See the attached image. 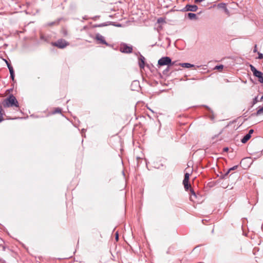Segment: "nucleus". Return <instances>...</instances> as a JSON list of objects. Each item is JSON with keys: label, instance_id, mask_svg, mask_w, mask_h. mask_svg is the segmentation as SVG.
Returning <instances> with one entry per match:
<instances>
[{"label": "nucleus", "instance_id": "4be33fe9", "mask_svg": "<svg viewBox=\"0 0 263 263\" xmlns=\"http://www.w3.org/2000/svg\"><path fill=\"white\" fill-rule=\"evenodd\" d=\"M172 66H167V67L163 70L162 73L164 75L169 76L171 72L169 73V71Z\"/></svg>", "mask_w": 263, "mask_h": 263}, {"label": "nucleus", "instance_id": "ea45409f", "mask_svg": "<svg viewBox=\"0 0 263 263\" xmlns=\"http://www.w3.org/2000/svg\"><path fill=\"white\" fill-rule=\"evenodd\" d=\"M4 60L5 61V63H6V65H7V63H9V62L7 60L4 59Z\"/></svg>", "mask_w": 263, "mask_h": 263}, {"label": "nucleus", "instance_id": "f257e3e1", "mask_svg": "<svg viewBox=\"0 0 263 263\" xmlns=\"http://www.w3.org/2000/svg\"><path fill=\"white\" fill-rule=\"evenodd\" d=\"M3 106L6 107H19L18 102L16 98L13 95H10L3 102Z\"/></svg>", "mask_w": 263, "mask_h": 263}, {"label": "nucleus", "instance_id": "6ab92c4d", "mask_svg": "<svg viewBox=\"0 0 263 263\" xmlns=\"http://www.w3.org/2000/svg\"><path fill=\"white\" fill-rule=\"evenodd\" d=\"M228 183V182H222L221 186L223 189L229 188V189H232L233 188V186H232V185L230 186Z\"/></svg>", "mask_w": 263, "mask_h": 263}, {"label": "nucleus", "instance_id": "0eeeda50", "mask_svg": "<svg viewBox=\"0 0 263 263\" xmlns=\"http://www.w3.org/2000/svg\"><path fill=\"white\" fill-rule=\"evenodd\" d=\"M69 42L63 39H59L57 42H52V45L60 49H63L69 45Z\"/></svg>", "mask_w": 263, "mask_h": 263}, {"label": "nucleus", "instance_id": "f3484780", "mask_svg": "<svg viewBox=\"0 0 263 263\" xmlns=\"http://www.w3.org/2000/svg\"><path fill=\"white\" fill-rule=\"evenodd\" d=\"M251 137L250 134H246L245 136L243 137V138L241 139V142L242 143H246Z\"/></svg>", "mask_w": 263, "mask_h": 263}, {"label": "nucleus", "instance_id": "aec40b11", "mask_svg": "<svg viewBox=\"0 0 263 263\" xmlns=\"http://www.w3.org/2000/svg\"><path fill=\"white\" fill-rule=\"evenodd\" d=\"M9 72H10V79L13 81H14V77H15V74H14V69H13V68H10L9 69Z\"/></svg>", "mask_w": 263, "mask_h": 263}, {"label": "nucleus", "instance_id": "6e6552de", "mask_svg": "<svg viewBox=\"0 0 263 263\" xmlns=\"http://www.w3.org/2000/svg\"><path fill=\"white\" fill-rule=\"evenodd\" d=\"M120 51L124 53H130L133 52V46H128L127 44L122 43L120 45Z\"/></svg>", "mask_w": 263, "mask_h": 263}, {"label": "nucleus", "instance_id": "58836bf2", "mask_svg": "<svg viewBox=\"0 0 263 263\" xmlns=\"http://www.w3.org/2000/svg\"><path fill=\"white\" fill-rule=\"evenodd\" d=\"M162 21H163V18H161V17H160V18H158V23H160V22H162Z\"/></svg>", "mask_w": 263, "mask_h": 263}, {"label": "nucleus", "instance_id": "20e7f679", "mask_svg": "<svg viewBox=\"0 0 263 263\" xmlns=\"http://www.w3.org/2000/svg\"><path fill=\"white\" fill-rule=\"evenodd\" d=\"M250 69L253 72V76L258 78L259 83L263 84V72L258 70L253 65H250Z\"/></svg>", "mask_w": 263, "mask_h": 263}, {"label": "nucleus", "instance_id": "a878e982", "mask_svg": "<svg viewBox=\"0 0 263 263\" xmlns=\"http://www.w3.org/2000/svg\"><path fill=\"white\" fill-rule=\"evenodd\" d=\"M184 186V188L186 190H187L189 188H191L190 182H183Z\"/></svg>", "mask_w": 263, "mask_h": 263}, {"label": "nucleus", "instance_id": "c85d7f7f", "mask_svg": "<svg viewBox=\"0 0 263 263\" xmlns=\"http://www.w3.org/2000/svg\"><path fill=\"white\" fill-rule=\"evenodd\" d=\"M62 109L60 108H56L53 111V114H55L57 113H61Z\"/></svg>", "mask_w": 263, "mask_h": 263}, {"label": "nucleus", "instance_id": "7ed1b4c3", "mask_svg": "<svg viewBox=\"0 0 263 263\" xmlns=\"http://www.w3.org/2000/svg\"><path fill=\"white\" fill-rule=\"evenodd\" d=\"M250 69L253 72V76L258 78L259 83L263 84V72L258 70L253 65H250Z\"/></svg>", "mask_w": 263, "mask_h": 263}, {"label": "nucleus", "instance_id": "f8f14e48", "mask_svg": "<svg viewBox=\"0 0 263 263\" xmlns=\"http://www.w3.org/2000/svg\"><path fill=\"white\" fill-rule=\"evenodd\" d=\"M138 60L139 67L140 69H144L145 67V58L142 54H140Z\"/></svg>", "mask_w": 263, "mask_h": 263}, {"label": "nucleus", "instance_id": "f03ea898", "mask_svg": "<svg viewBox=\"0 0 263 263\" xmlns=\"http://www.w3.org/2000/svg\"><path fill=\"white\" fill-rule=\"evenodd\" d=\"M175 64V62H172L170 57H163L158 60V66L159 67L165 65L167 66H173Z\"/></svg>", "mask_w": 263, "mask_h": 263}, {"label": "nucleus", "instance_id": "4468645a", "mask_svg": "<svg viewBox=\"0 0 263 263\" xmlns=\"http://www.w3.org/2000/svg\"><path fill=\"white\" fill-rule=\"evenodd\" d=\"M217 7L219 9H222L226 12H228L229 10L227 8L226 4L225 3H220L217 5Z\"/></svg>", "mask_w": 263, "mask_h": 263}, {"label": "nucleus", "instance_id": "bb28decb", "mask_svg": "<svg viewBox=\"0 0 263 263\" xmlns=\"http://www.w3.org/2000/svg\"><path fill=\"white\" fill-rule=\"evenodd\" d=\"M3 108L1 106H0V123L2 121H3L4 120V118L3 117Z\"/></svg>", "mask_w": 263, "mask_h": 263}, {"label": "nucleus", "instance_id": "1a4fd4ad", "mask_svg": "<svg viewBox=\"0 0 263 263\" xmlns=\"http://www.w3.org/2000/svg\"><path fill=\"white\" fill-rule=\"evenodd\" d=\"M95 39L98 42V44H104L107 46H110L108 43L106 42L104 39V37L99 33L96 34Z\"/></svg>", "mask_w": 263, "mask_h": 263}, {"label": "nucleus", "instance_id": "cd10ccee", "mask_svg": "<svg viewBox=\"0 0 263 263\" xmlns=\"http://www.w3.org/2000/svg\"><path fill=\"white\" fill-rule=\"evenodd\" d=\"M223 68V65L222 64L216 65L214 68L215 69L219 70H222Z\"/></svg>", "mask_w": 263, "mask_h": 263}, {"label": "nucleus", "instance_id": "f704fd0d", "mask_svg": "<svg viewBox=\"0 0 263 263\" xmlns=\"http://www.w3.org/2000/svg\"><path fill=\"white\" fill-rule=\"evenodd\" d=\"M99 17H100V16H99V15H96V16H94L93 17H92V19L93 20H95H95H96V19H97V18H99Z\"/></svg>", "mask_w": 263, "mask_h": 263}, {"label": "nucleus", "instance_id": "49530a36", "mask_svg": "<svg viewBox=\"0 0 263 263\" xmlns=\"http://www.w3.org/2000/svg\"><path fill=\"white\" fill-rule=\"evenodd\" d=\"M85 131V129H82V132H84Z\"/></svg>", "mask_w": 263, "mask_h": 263}, {"label": "nucleus", "instance_id": "8fccbe9b", "mask_svg": "<svg viewBox=\"0 0 263 263\" xmlns=\"http://www.w3.org/2000/svg\"><path fill=\"white\" fill-rule=\"evenodd\" d=\"M262 69H263V66H262Z\"/></svg>", "mask_w": 263, "mask_h": 263}, {"label": "nucleus", "instance_id": "a19ab883", "mask_svg": "<svg viewBox=\"0 0 263 263\" xmlns=\"http://www.w3.org/2000/svg\"><path fill=\"white\" fill-rule=\"evenodd\" d=\"M260 101H263V96H262L260 99Z\"/></svg>", "mask_w": 263, "mask_h": 263}, {"label": "nucleus", "instance_id": "09e8293b", "mask_svg": "<svg viewBox=\"0 0 263 263\" xmlns=\"http://www.w3.org/2000/svg\"><path fill=\"white\" fill-rule=\"evenodd\" d=\"M149 110H150L151 111L154 112V111H153V110H152V109H149Z\"/></svg>", "mask_w": 263, "mask_h": 263}, {"label": "nucleus", "instance_id": "37998d69", "mask_svg": "<svg viewBox=\"0 0 263 263\" xmlns=\"http://www.w3.org/2000/svg\"><path fill=\"white\" fill-rule=\"evenodd\" d=\"M210 118H211V119H214V116H213V115H212V117H211Z\"/></svg>", "mask_w": 263, "mask_h": 263}, {"label": "nucleus", "instance_id": "4c0bfd02", "mask_svg": "<svg viewBox=\"0 0 263 263\" xmlns=\"http://www.w3.org/2000/svg\"><path fill=\"white\" fill-rule=\"evenodd\" d=\"M118 238H119V235H118V233L117 232L116 233V239L117 241L118 240Z\"/></svg>", "mask_w": 263, "mask_h": 263}, {"label": "nucleus", "instance_id": "412c9836", "mask_svg": "<svg viewBox=\"0 0 263 263\" xmlns=\"http://www.w3.org/2000/svg\"><path fill=\"white\" fill-rule=\"evenodd\" d=\"M261 114H263V106L262 107H260L257 110L256 112L252 114V116H259V115H261Z\"/></svg>", "mask_w": 263, "mask_h": 263}, {"label": "nucleus", "instance_id": "2f4dec72", "mask_svg": "<svg viewBox=\"0 0 263 263\" xmlns=\"http://www.w3.org/2000/svg\"><path fill=\"white\" fill-rule=\"evenodd\" d=\"M204 107H205L210 112H211L212 114H213V110H211V109L208 106L206 105H203Z\"/></svg>", "mask_w": 263, "mask_h": 263}, {"label": "nucleus", "instance_id": "b1692460", "mask_svg": "<svg viewBox=\"0 0 263 263\" xmlns=\"http://www.w3.org/2000/svg\"><path fill=\"white\" fill-rule=\"evenodd\" d=\"M109 25H112V26L118 27H121L122 26V24H119V23L117 24L115 22H110V21H109Z\"/></svg>", "mask_w": 263, "mask_h": 263}, {"label": "nucleus", "instance_id": "c756f323", "mask_svg": "<svg viewBox=\"0 0 263 263\" xmlns=\"http://www.w3.org/2000/svg\"><path fill=\"white\" fill-rule=\"evenodd\" d=\"M258 102V96H257L253 99V101H252V106H253L254 104L257 103Z\"/></svg>", "mask_w": 263, "mask_h": 263}, {"label": "nucleus", "instance_id": "c03bdc74", "mask_svg": "<svg viewBox=\"0 0 263 263\" xmlns=\"http://www.w3.org/2000/svg\"><path fill=\"white\" fill-rule=\"evenodd\" d=\"M122 174H123V175H124V171H122Z\"/></svg>", "mask_w": 263, "mask_h": 263}, {"label": "nucleus", "instance_id": "de8ad7c7", "mask_svg": "<svg viewBox=\"0 0 263 263\" xmlns=\"http://www.w3.org/2000/svg\"><path fill=\"white\" fill-rule=\"evenodd\" d=\"M195 178H196V177H194V178L193 179L192 181H194V180H195Z\"/></svg>", "mask_w": 263, "mask_h": 263}, {"label": "nucleus", "instance_id": "c9c22d12", "mask_svg": "<svg viewBox=\"0 0 263 263\" xmlns=\"http://www.w3.org/2000/svg\"><path fill=\"white\" fill-rule=\"evenodd\" d=\"M257 52V45H255L254 48L253 49V52Z\"/></svg>", "mask_w": 263, "mask_h": 263}, {"label": "nucleus", "instance_id": "a211bd4d", "mask_svg": "<svg viewBox=\"0 0 263 263\" xmlns=\"http://www.w3.org/2000/svg\"><path fill=\"white\" fill-rule=\"evenodd\" d=\"M109 26V21L106 22L105 23L99 24H95L93 25V28H97V27H103L105 26Z\"/></svg>", "mask_w": 263, "mask_h": 263}, {"label": "nucleus", "instance_id": "423d86ee", "mask_svg": "<svg viewBox=\"0 0 263 263\" xmlns=\"http://www.w3.org/2000/svg\"><path fill=\"white\" fill-rule=\"evenodd\" d=\"M250 69L253 72V76L258 78L259 83L263 84V72L258 70L253 65H250Z\"/></svg>", "mask_w": 263, "mask_h": 263}, {"label": "nucleus", "instance_id": "39448f33", "mask_svg": "<svg viewBox=\"0 0 263 263\" xmlns=\"http://www.w3.org/2000/svg\"><path fill=\"white\" fill-rule=\"evenodd\" d=\"M250 69L253 72V76L258 78L259 83L263 84V72L258 70L253 65H250Z\"/></svg>", "mask_w": 263, "mask_h": 263}, {"label": "nucleus", "instance_id": "e433bc0d", "mask_svg": "<svg viewBox=\"0 0 263 263\" xmlns=\"http://www.w3.org/2000/svg\"><path fill=\"white\" fill-rule=\"evenodd\" d=\"M223 150L224 152H227L229 151V148L228 147H224Z\"/></svg>", "mask_w": 263, "mask_h": 263}, {"label": "nucleus", "instance_id": "473e14b6", "mask_svg": "<svg viewBox=\"0 0 263 263\" xmlns=\"http://www.w3.org/2000/svg\"><path fill=\"white\" fill-rule=\"evenodd\" d=\"M254 133V130L252 129H251L249 130L248 133L247 134H250V136Z\"/></svg>", "mask_w": 263, "mask_h": 263}, {"label": "nucleus", "instance_id": "a18cd8bd", "mask_svg": "<svg viewBox=\"0 0 263 263\" xmlns=\"http://www.w3.org/2000/svg\"><path fill=\"white\" fill-rule=\"evenodd\" d=\"M161 166L162 167H164V165H163V164H161Z\"/></svg>", "mask_w": 263, "mask_h": 263}, {"label": "nucleus", "instance_id": "dca6fc26", "mask_svg": "<svg viewBox=\"0 0 263 263\" xmlns=\"http://www.w3.org/2000/svg\"><path fill=\"white\" fill-rule=\"evenodd\" d=\"M61 20V18H59L58 19V20L57 21H53V22H49V23H47L45 26H53V25H58L60 22V21Z\"/></svg>", "mask_w": 263, "mask_h": 263}, {"label": "nucleus", "instance_id": "2eb2a0df", "mask_svg": "<svg viewBox=\"0 0 263 263\" xmlns=\"http://www.w3.org/2000/svg\"><path fill=\"white\" fill-rule=\"evenodd\" d=\"M179 65L181 66L182 67L184 68H191L195 67V65L189 63H179Z\"/></svg>", "mask_w": 263, "mask_h": 263}, {"label": "nucleus", "instance_id": "ddd939ff", "mask_svg": "<svg viewBox=\"0 0 263 263\" xmlns=\"http://www.w3.org/2000/svg\"><path fill=\"white\" fill-rule=\"evenodd\" d=\"M185 17L190 20H196L198 19V17L195 13L189 12L185 14Z\"/></svg>", "mask_w": 263, "mask_h": 263}, {"label": "nucleus", "instance_id": "7c9ffc66", "mask_svg": "<svg viewBox=\"0 0 263 263\" xmlns=\"http://www.w3.org/2000/svg\"><path fill=\"white\" fill-rule=\"evenodd\" d=\"M258 59L261 60L263 59V54L258 52Z\"/></svg>", "mask_w": 263, "mask_h": 263}, {"label": "nucleus", "instance_id": "9d476101", "mask_svg": "<svg viewBox=\"0 0 263 263\" xmlns=\"http://www.w3.org/2000/svg\"><path fill=\"white\" fill-rule=\"evenodd\" d=\"M198 6L196 5H190L187 4L182 9V11L186 12V11H191V12H196L198 10Z\"/></svg>", "mask_w": 263, "mask_h": 263}, {"label": "nucleus", "instance_id": "9b49d317", "mask_svg": "<svg viewBox=\"0 0 263 263\" xmlns=\"http://www.w3.org/2000/svg\"><path fill=\"white\" fill-rule=\"evenodd\" d=\"M238 165H236L232 167L229 168V169L224 170V173L221 175L220 178H223L224 176H227L230 173H231L232 171L236 170L238 167Z\"/></svg>", "mask_w": 263, "mask_h": 263}, {"label": "nucleus", "instance_id": "5701e85b", "mask_svg": "<svg viewBox=\"0 0 263 263\" xmlns=\"http://www.w3.org/2000/svg\"><path fill=\"white\" fill-rule=\"evenodd\" d=\"M190 174L189 173L185 172L184 173V179L182 181H189Z\"/></svg>", "mask_w": 263, "mask_h": 263}, {"label": "nucleus", "instance_id": "79ce46f5", "mask_svg": "<svg viewBox=\"0 0 263 263\" xmlns=\"http://www.w3.org/2000/svg\"><path fill=\"white\" fill-rule=\"evenodd\" d=\"M190 191H191V192L193 193L195 195V193L193 192V191L192 190V189H190Z\"/></svg>", "mask_w": 263, "mask_h": 263}, {"label": "nucleus", "instance_id": "72a5a7b5", "mask_svg": "<svg viewBox=\"0 0 263 263\" xmlns=\"http://www.w3.org/2000/svg\"><path fill=\"white\" fill-rule=\"evenodd\" d=\"M7 66L8 69H9L10 68H11L13 67L11 65V64L10 63H8Z\"/></svg>", "mask_w": 263, "mask_h": 263}, {"label": "nucleus", "instance_id": "393cba45", "mask_svg": "<svg viewBox=\"0 0 263 263\" xmlns=\"http://www.w3.org/2000/svg\"><path fill=\"white\" fill-rule=\"evenodd\" d=\"M134 86H135L140 87V86H139V82L138 81H133L132 82V85H131V87H132V90H135V89L133 88V87Z\"/></svg>", "mask_w": 263, "mask_h": 263}]
</instances>
